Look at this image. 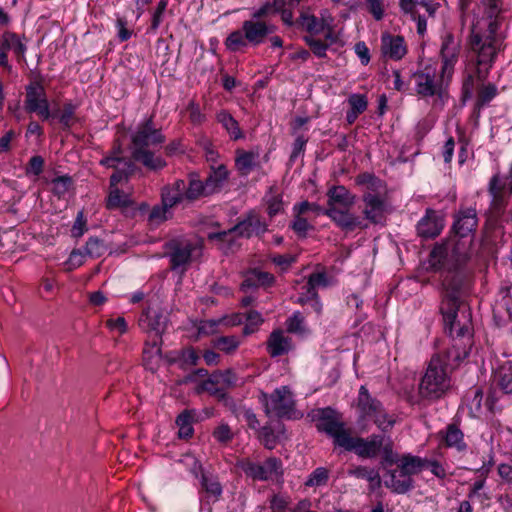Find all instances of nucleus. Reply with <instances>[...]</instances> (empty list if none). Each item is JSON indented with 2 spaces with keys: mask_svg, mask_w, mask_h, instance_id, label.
Wrapping results in <instances>:
<instances>
[{
  "mask_svg": "<svg viewBox=\"0 0 512 512\" xmlns=\"http://www.w3.org/2000/svg\"><path fill=\"white\" fill-rule=\"evenodd\" d=\"M499 0H483L472 13L464 12L463 22L471 26L470 44L476 54L478 77L483 79L503 47L504 35L500 30Z\"/></svg>",
  "mask_w": 512,
  "mask_h": 512,
  "instance_id": "nucleus-1",
  "label": "nucleus"
},
{
  "mask_svg": "<svg viewBox=\"0 0 512 512\" xmlns=\"http://www.w3.org/2000/svg\"><path fill=\"white\" fill-rule=\"evenodd\" d=\"M466 355V351H463L461 355L453 347L447 351L445 359L439 355L432 357L419 384L420 396L425 399H439L442 397L451 386L447 367L457 365Z\"/></svg>",
  "mask_w": 512,
  "mask_h": 512,
  "instance_id": "nucleus-2",
  "label": "nucleus"
},
{
  "mask_svg": "<svg viewBox=\"0 0 512 512\" xmlns=\"http://www.w3.org/2000/svg\"><path fill=\"white\" fill-rule=\"evenodd\" d=\"M440 312L451 336H465L471 330L470 309L460 300L457 288L445 287Z\"/></svg>",
  "mask_w": 512,
  "mask_h": 512,
  "instance_id": "nucleus-3",
  "label": "nucleus"
},
{
  "mask_svg": "<svg viewBox=\"0 0 512 512\" xmlns=\"http://www.w3.org/2000/svg\"><path fill=\"white\" fill-rule=\"evenodd\" d=\"M163 142L164 137L161 132L153 126L150 119L146 120L132 136L133 157L150 169H160L165 162L161 158L155 157L151 149Z\"/></svg>",
  "mask_w": 512,
  "mask_h": 512,
  "instance_id": "nucleus-4",
  "label": "nucleus"
},
{
  "mask_svg": "<svg viewBox=\"0 0 512 512\" xmlns=\"http://www.w3.org/2000/svg\"><path fill=\"white\" fill-rule=\"evenodd\" d=\"M120 153V150H116L101 160L102 165L115 169L110 179V192L107 198V207L110 209L127 207L131 204L129 194L119 190L117 184L123 179H127L128 175L133 172V164L122 159L119 156Z\"/></svg>",
  "mask_w": 512,
  "mask_h": 512,
  "instance_id": "nucleus-5",
  "label": "nucleus"
},
{
  "mask_svg": "<svg viewBox=\"0 0 512 512\" xmlns=\"http://www.w3.org/2000/svg\"><path fill=\"white\" fill-rule=\"evenodd\" d=\"M275 27L262 20L250 19L243 22L241 29L231 32L225 40L229 51L236 52L248 45L257 46L273 33Z\"/></svg>",
  "mask_w": 512,
  "mask_h": 512,
  "instance_id": "nucleus-6",
  "label": "nucleus"
},
{
  "mask_svg": "<svg viewBox=\"0 0 512 512\" xmlns=\"http://www.w3.org/2000/svg\"><path fill=\"white\" fill-rule=\"evenodd\" d=\"M415 87L419 95L430 97L437 95L441 99L446 95L450 80L434 65H425L414 74Z\"/></svg>",
  "mask_w": 512,
  "mask_h": 512,
  "instance_id": "nucleus-7",
  "label": "nucleus"
},
{
  "mask_svg": "<svg viewBox=\"0 0 512 512\" xmlns=\"http://www.w3.org/2000/svg\"><path fill=\"white\" fill-rule=\"evenodd\" d=\"M260 400L269 416L291 418L295 415L293 394L288 386L275 389L271 395L262 393Z\"/></svg>",
  "mask_w": 512,
  "mask_h": 512,
  "instance_id": "nucleus-8",
  "label": "nucleus"
},
{
  "mask_svg": "<svg viewBox=\"0 0 512 512\" xmlns=\"http://www.w3.org/2000/svg\"><path fill=\"white\" fill-rule=\"evenodd\" d=\"M358 408L363 417H373L375 424L383 432L390 430L396 423L395 416L387 414L380 402L369 395L365 386H361L359 390Z\"/></svg>",
  "mask_w": 512,
  "mask_h": 512,
  "instance_id": "nucleus-9",
  "label": "nucleus"
},
{
  "mask_svg": "<svg viewBox=\"0 0 512 512\" xmlns=\"http://www.w3.org/2000/svg\"><path fill=\"white\" fill-rule=\"evenodd\" d=\"M237 466L247 477L256 481L276 480L282 475V463L276 458H269L262 464L243 459Z\"/></svg>",
  "mask_w": 512,
  "mask_h": 512,
  "instance_id": "nucleus-10",
  "label": "nucleus"
},
{
  "mask_svg": "<svg viewBox=\"0 0 512 512\" xmlns=\"http://www.w3.org/2000/svg\"><path fill=\"white\" fill-rule=\"evenodd\" d=\"M466 259V252L464 246L459 243L449 241L443 244L436 245L430 253V265L439 269L446 264L456 266Z\"/></svg>",
  "mask_w": 512,
  "mask_h": 512,
  "instance_id": "nucleus-11",
  "label": "nucleus"
},
{
  "mask_svg": "<svg viewBox=\"0 0 512 512\" xmlns=\"http://www.w3.org/2000/svg\"><path fill=\"white\" fill-rule=\"evenodd\" d=\"M202 245L198 240L175 242L170 253V262L174 270L184 271L187 265L200 258Z\"/></svg>",
  "mask_w": 512,
  "mask_h": 512,
  "instance_id": "nucleus-12",
  "label": "nucleus"
},
{
  "mask_svg": "<svg viewBox=\"0 0 512 512\" xmlns=\"http://www.w3.org/2000/svg\"><path fill=\"white\" fill-rule=\"evenodd\" d=\"M383 442L384 437L380 435H372L364 439L353 437L350 432L341 447L347 451L355 452L359 457L374 458L380 452Z\"/></svg>",
  "mask_w": 512,
  "mask_h": 512,
  "instance_id": "nucleus-13",
  "label": "nucleus"
},
{
  "mask_svg": "<svg viewBox=\"0 0 512 512\" xmlns=\"http://www.w3.org/2000/svg\"><path fill=\"white\" fill-rule=\"evenodd\" d=\"M461 44L452 34H445L442 37L440 48L441 69L440 72L450 81L452 80L455 66L459 60Z\"/></svg>",
  "mask_w": 512,
  "mask_h": 512,
  "instance_id": "nucleus-14",
  "label": "nucleus"
},
{
  "mask_svg": "<svg viewBox=\"0 0 512 512\" xmlns=\"http://www.w3.org/2000/svg\"><path fill=\"white\" fill-rule=\"evenodd\" d=\"M25 109L28 112L36 113L43 120L51 117L46 91L40 83L33 82L27 86Z\"/></svg>",
  "mask_w": 512,
  "mask_h": 512,
  "instance_id": "nucleus-15",
  "label": "nucleus"
},
{
  "mask_svg": "<svg viewBox=\"0 0 512 512\" xmlns=\"http://www.w3.org/2000/svg\"><path fill=\"white\" fill-rule=\"evenodd\" d=\"M319 431L325 432L333 438L335 445L341 447L343 441L347 438L350 430L346 429L344 424L339 421L334 411L323 409L320 411V418L316 424Z\"/></svg>",
  "mask_w": 512,
  "mask_h": 512,
  "instance_id": "nucleus-16",
  "label": "nucleus"
},
{
  "mask_svg": "<svg viewBox=\"0 0 512 512\" xmlns=\"http://www.w3.org/2000/svg\"><path fill=\"white\" fill-rule=\"evenodd\" d=\"M329 284L330 280L325 273L317 272L311 274L305 285L307 290L306 296L300 297L299 302L309 305L316 312V314L319 315L322 311V304L317 297L316 289L319 287H327Z\"/></svg>",
  "mask_w": 512,
  "mask_h": 512,
  "instance_id": "nucleus-17",
  "label": "nucleus"
},
{
  "mask_svg": "<svg viewBox=\"0 0 512 512\" xmlns=\"http://www.w3.org/2000/svg\"><path fill=\"white\" fill-rule=\"evenodd\" d=\"M140 326L150 333L149 337H161L167 324V317L158 309L148 308L140 318Z\"/></svg>",
  "mask_w": 512,
  "mask_h": 512,
  "instance_id": "nucleus-18",
  "label": "nucleus"
},
{
  "mask_svg": "<svg viewBox=\"0 0 512 512\" xmlns=\"http://www.w3.org/2000/svg\"><path fill=\"white\" fill-rule=\"evenodd\" d=\"M381 50L384 56L393 60H400L407 53L404 38L388 33H384L381 36Z\"/></svg>",
  "mask_w": 512,
  "mask_h": 512,
  "instance_id": "nucleus-19",
  "label": "nucleus"
},
{
  "mask_svg": "<svg viewBox=\"0 0 512 512\" xmlns=\"http://www.w3.org/2000/svg\"><path fill=\"white\" fill-rule=\"evenodd\" d=\"M443 220L431 209L426 211L425 216L418 222L417 231L421 237L434 238L443 229Z\"/></svg>",
  "mask_w": 512,
  "mask_h": 512,
  "instance_id": "nucleus-20",
  "label": "nucleus"
},
{
  "mask_svg": "<svg viewBox=\"0 0 512 512\" xmlns=\"http://www.w3.org/2000/svg\"><path fill=\"white\" fill-rule=\"evenodd\" d=\"M161 337H148L143 350V360L145 366L150 370H155L162 359L161 356Z\"/></svg>",
  "mask_w": 512,
  "mask_h": 512,
  "instance_id": "nucleus-21",
  "label": "nucleus"
},
{
  "mask_svg": "<svg viewBox=\"0 0 512 512\" xmlns=\"http://www.w3.org/2000/svg\"><path fill=\"white\" fill-rule=\"evenodd\" d=\"M354 203L355 196L343 186L333 187L328 192L327 209H349Z\"/></svg>",
  "mask_w": 512,
  "mask_h": 512,
  "instance_id": "nucleus-22",
  "label": "nucleus"
},
{
  "mask_svg": "<svg viewBox=\"0 0 512 512\" xmlns=\"http://www.w3.org/2000/svg\"><path fill=\"white\" fill-rule=\"evenodd\" d=\"M229 177V171L224 164L211 165L209 176L205 180L206 194H213L224 186Z\"/></svg>",
  "mask_w": 512,
  "mask_h": 512,
  "instance_id": "nucleus-23",
  "label": "nucleus"
},
{
  "mask_svg": "<svg viewBox=\"0 0 512 512\" xmlns=\"http://www.w3.org/2000/svg\"><path fill=\"white\" fill-rule=\"evenodd\" d=\"M477 226L476 211L474 209H466L460 211L455 219L453 228L460 237H465L471 233Z\"/></svg>",
  "mask_w": 512,
  "mask_h": 512,
  "instance_id": "nucleus-24",
  "label": "nucleus"
},
{
  "mask_svg": "<svg viewBox=\"0 0 512 512\" xmlns=\"http://www.w3.org/2000/svg\"><path fill=\"white\" fill-rule=\"evenodd\" d=\"M186 190V182L184 180H176L167 185L162 190V203L166 207H173L177 203L186 199L184 191Z\"/></svg>",
  "mask_w": 512,
  "mask_h": 512,
  "instance_id": "nucleus-25",
  "label": "nucleus"
},
{
  "mask_svg": "<svg viewBox=\"0 0 512 512\" xmlns=\"http://www.w3.org/2000/svg\"><path fill=\"white\" fill-rule=\"evenodd\" d=\"M325 213L341 228L353 230L361 226L359 217L349 213V209H327Z\"/></svg>",
  "mask_w": 512,
  "mask_h": 512,
  "instance_id": "nucleus-26",
  "label": "nucleus"
},
{
  "mask_svg": "<svg viewBox=\"0 0 512 512\" xmlns=\"http://www.w3.org/2000/svg\"><path fill=\"white\" fill-rule=\"evenodd\" d=\"M439 434L446 447L456 449L458 452H463L467 449L464 435L455 425H448L447 428Z\"/></svg>",
  "mask_w": 512,
  "mask_h": 512,
  "instance_id": "nucleus-27",
  "label": "nucleus"
},
{
  "mask_svg": "<svg viewBox=\"0 0 512 512\" xmlns=\"http://www.w3.org/2000/svg\"><path fill=\"white\" fill-rule=\"evenodd\" d=\"M385 486L394 493L404 494L413 487V480L409 475L395 469L389 472V478L385 481Z\"/></svg>",
  "mask_w": 512,
  "mask_h": 512,
  "instance_id": "nucleus-28",
  "label": "nucleus"
},
{
  "mask_svg": "<svg viewBox=\"0 0 512 512\" xmlns=\"http://www.w3.org/2000/svg\"><path fill=\"white\" fill-rule=\"evenodd\" d=\"M364 215L373 223H379L384 215L385 206L384 202L374 194H366L364 196Z\"/></svg>",
  "mask_w": 512,
  "mask_h": 512,
  "instance_id": "nucleus-29",
  "label": "nucleus"
},
{
  "mask_svg": "<svg viewBox=\"0 0 512 512\" xmlns=\"http://www.w3.org/2000/svg\"><path fill=\"white\" fill-rule=\"evenodd\" d=\"M347 104L349 110L346 113V121L351 125L367 109L368 99L365 94L352 93L347 98Z\"/></svg>",
  "mask_w": 512,
  "mask_h": 512,
  "instance_id": "nucleus-30",
  "label": "nucleus"
},
{
  "mask_svg": "<svg viewBox=\"0 0 512 512\" xmlns=\"http://www.w3.org/2000/svg\"><path fill=\"white\" fill-rule=\"evenodd\" d=\"M259 154L253 151L238 149L235 157V167L241 175H248L258 164Z\"/></svg>",
  "mask_w": 512,
  "mask_h": 512,
  "instance_id": "nucleus-31",
  "label": "nucleus"
},
{
  "mask_svg": "<svg viewBox=\"0 0 512 512\" xmlns=\"http://www.w3.org/2000/svg\"><path fill=\"white\" fill-rule=\"evenodd\" d=\"M424 467H426V460L411 454L402 455L397 462V469L411 478L412 475L419 473Z\"/></svg>",
  "mask_w": 512,
  "mask_h": 512,
  "instance_id": "nucleus-32",
  "label": "nucleus"
},
{
  "mask_svg": "<svg viewBox=\"0 0 512 512\" xmlns=\"http://www.w3.org/2000/svg\"><path fill=\"white\" fill-rule=\"evenodd\" d=\"M291 349L290 339L282 331H274L268 341V351L276 357L287 353Z\"/></svg>",
  "mask_w": 512,
  "mask_h": 512,
  "instance_id": "nucleus-33",
  "label": "nucleus"
},
{
  "mask_svg": "<svg viewBox=\"0 0 512 512\" xmlns=\"http://www.w3.org/2000/svg\"><path fill=\"white\" fill-rule=\"evenodd\" d=\"M273 279L271 274L253 269L246 273L241 287L243 290H246L258 286H269L273 282Z\"/></svg>",
  "mask_w": 512,
  "mask_h": 512,
  "instance_id": "nucleus-34",
  "label": "nucleus"
},
{
  "mask_svg": "<svg viewBox=\"0 0 512 512\" xmlns=\"http://www.w3.org/2000/svg\"><path fill=\"white\" fill-rule=\"evenodd\" d=\"M489 193L492 197L491 206L492 208L500 212L503 210L506 204L504 197L503 186L500 183V179L497 175L493 176L489 183Z\"/></svg>",
  "mask_w": 512,
  "mask_h": 512,
  "instance_id": "nucleus-35",
  "label": "nucleus"
},
{
  "mask_svg": "<svg viewBox=\"0 0 512 512\" xmlns=\"http://www.w3.org/2000/svg\"><path fill=\"white\" fill-rule=\"evenodd\" d=\"M348 474L356 478L366 479L370 484V489L373 491L381 486V477L379 472L365 466H357L348 471Z\"/></svg>",
  "mask_w": 512,
  "mask_h": 512,
  "instance_id": "nucleus-36",
  "label": "nucleus"
},
{
  "mask_svg": "<svg viewBox=\"0 0 512 512\" xmlns=\"http://www.w3.org/2000/svg\"><path fill=\"white\" fill-rule=\"evenodd\" d=\"M217 120L219 123H221V125L233 140H238L243 137L238 122L228 112H219L217 114Z\"/></svg>",
  "mask_w": 512,
  "mask_h": 512,
  "instance_id": "nucleus-37",
  "label": "nucleus"
},
{
  "mask_svg": "<svg viewBox=\"0 0 512 512\" xmlns=\"http://www.w3.org/2000/svg\"><path fill=\"white\" fill-rule=\"evenodd\" d=\"M2 44L8 51H12L17 58H24L26 45L18 35L5 33L3 35Z\"/></svg>",
  "mask_w": 512,
  "mask_h": 512,
  "instance_id": "nucleus-38",
  "label": "nucleus"
},
{
  "mask_svg": "<svg viewBox=\"0 0 512 512\" xmlns=\"http://www.w3.org/2000/svg\"><path fill=\"white\" fill-rule=\"evenodd\" d=\"M185 197L188 200H195L206 194V184L203 183L196 175H191L189 184H186V190L184 191Z\"/></svg>",
  "mask_w": 512,
  "mask_h": 512,
  "instance_id": "nucleus-39",
  "label": "nucleus"
},
{
  "mask_svg": "<svg viewBox=\"0 0 512 512\" xmlns=\"http://www.w3.org/2000/svg\"><path fill=\"white\" fill-rule=\"evenodd\" d=\"M365 9L375 21H381L385 15L386 10L388 8L387 0H364Z\"/></svg>",
  "mask_w": 512,
  "mask_h": 512,
  "instance_id": "nucleus-40",
  "label": "nucleus"
},
{
  "mask_svg": "<svg viewBox=\"0 0 512 512\" xmlns=\"http://www.w3.org/2000/svg\"><path fill=\"white\" fill-rule=\"evenodd\" d=\"M264 200L267 205L269 216L273 217L283 210L282 196L274 189V187H270V190L268 194H266Z\"/></svg>",
  "mask_w": 512,
  "mask_h": 512,
  "instance_id": "nucleus-41",
  "label": "nucleus"
},
{
  "mask_svg": "<svg viewBox=\"0 0 512 512\" xmlns=\"http://www.w3.org/2000/svg\"><path fill=\"white\" fill-rule=\"evenodd\" d=\"M73 188L72 178L69 176H60L52 181V191L59 198H64L70 194Z\"/></svg>",
  "mask_w": 512,
  "mask_h": 512,
  "instance_id": "nucleus-42",
  "label": "nucleus"
},
{
  "mask_svg": "<svg viewBox=\"0 0 512 512\" xmlns=\"http://www.w3.org/2000/svg\"><path fill=\"white\" fill-rule=\"evenodd\" d=\"M201 483L207 497L211 498L213 501H217L222 494V487L218 480L212 476L202 474Z\"/></svg>",
  "mask_w": 512,
  "mask_h": 512,
  "instance_id": "nucleus-43",
  "label": "nucleus"
},
{
  "mask_svg": "<svg viewBox=\"0 0 512 512\" xmlns=\"http://www.w3.org/2000/svg\"><path fill=\"white\" fill-rule=\"evenodd\" d=\"M192 420L193 415L189 411L182 412L176 420V424L179 427V437L181 438H188L192 436L193 434V427H192Z\"/></svg>",
  "mask_w": 512,
  "mask_h": 512,
  "instance_id": "nucleus-44",
  "label": "nucleus"
},
{
  "mask_svg": "<svg viewBox=\"0 0 512 512\" xmlns=\"http://www.w3.org/2000/svg\"><path fill=\"white\" fill-rule=\"evenodd\" d=\"M223 320L219 319H211V320H203L200 321L197 325L198 336H209L217 333L221 326V322Z\"/></svg>",
  "mask_w": 512,
  "mask_h": 512,
  "instance_id": "nucleus-45",
  "label": "nucleus"
},
{
  "mask_svg": "<svg viewBox=\"0 0 512 512\" xmlns=\"http://www.w3.org/2000/svg\"><path fill=\"white\" fill-rule=\"evenodd\" d=\"M499 385L505 393H512V363L501 366L499 370Z\"/></svg>",
  "mask_w": 512,
  "mask_h": 512,
  "instance_id": "nucleus-46",
  "label": "nucleus"
},
{
  "mask_svg": "<svg viewBox=\"0 0 512 512\" xmlns=\"http://www.w3.org/2000/svg\"><path fill=\"white\" fill-rule=\"evenodd\" d=\"M293 216L294 220L291 223V228L299 237H306L308 231L312 229V225L302 214L293 213Z\"/></svg>",
  "mask_w": 512,
  "mask_h": 512,
  "instance_id": "nucleus-47",
  "label": "nucleus"
},
{
  "mask_svg": "<svg viewBox=\"0 0 512 512\" xmlns=\"http://www.w3.org/2000/svg\"><path fill=\"white\" fill-rule=\"evenodd\" d=\"M240 345V340L235 336L219 337L214 341V346L225 353L234 352Z\"/></svg>",
  "mask_w": 512,
  "mask_h": 512,
  "instance_id": "nucleus-48",
  "label": "nucleus"
},
{
  "mask_svg": "<svg viewBox=\"0 0 512 512\" xmlns=\"http://www.w3.org/2000/svg\"><path fill=\"white\" fill-rule=\"evenodd\" d=\"M300 24L311 33L325 32L320 19L308 13H303L301 15Z\"/></svg>",
  "mask_w": 512,
  "mask_h": 512,
  "instance_id": "nucleus-49",
  "label": "nucleus"
},
{
  "mask_svg": "<svg viewBox=\"0 0 512 512\" xmlns=\"http://www.w3.org/2000/svg\"><path fill=\"white\" fill-rule=\"evenodd\" d=\"M198 391H206L210 393L211 395L217 396V397H224L225 393L223 391V388L220 386L219 382L216 381V377L213 374L209 379L205 380L200 387L198 388Z\"/></svg>",
  "mask_w": 512,
  "mask_h": 512,
  "instance_id": "nucleus-50",
  "label": "nucleus"
},
{
  "mask_svg": "<svg viewBox=\"0 0 512 512\" xmlns=\"http://www.w3.org/2000/svg\"><path fill=\"white\" fill-rule=\"evenodd\" d=\"M263 318L260 313L256 311H250L246 314V324L244 327V333L249 335L253 333L260 324H262Z\"/></svg>",
  "mask_w": 512,
  "mask_h": 512,
  "instance_id": "nucleus-51",
  "label": "nucleus"
},
{
  "mask_svg": "<svg viewBox=\"0 0 512 512\" xmlns=\"http://www.w3.org/2000/svg\"><path fill=\"white\" fill-rule=\"evenodd\" d=\"M327 480L328 471L323 467H319L311 473L305 484L307 486H320L324 485Z\"/></svg>",
  "mask_w": 512,
  "mask_h": 512,
  "instance_id": "nucleus-52",
  "label": "nucleus"
},
{
  "mask_svg": "<svg viewBox=\"0 0 512 512\" xmlns=\"http://www.w3.org/2000/svg\"><path fill=\"white\" fill-rule=\"evenodd\" d=\"M85 251L90 257H100L105 252V246L99 239L90 238L86 243Z\"/></svg>",
  "mask_w": 512,
  "mask_h": 512,
  "instance_id": "nucleus-53",
  "label": "nucleus"
},
{
  "mask_svg": "<svg viewBox=\"0 0 512 512\" xmlns=\"http://www.w3.org/2000/svg\"><path fill=\"white\" fill-rule=\"evenodd\" d=\"M76 107L71 104L67 103L63 106L62 110L60 111L58 118L61 124H63L65 127H70L74 122V114H75Z\"/></svg>",
  "mask_w": 512,
  "mask_h": 512,
  "instance_id": "nucleus-54",
  "label": "nucleus"
},
{
  "mask_svg": "<svg viewBox=\"0 0 512 512\" xmlns=\"http://www.w3.org/2000/svg\"><path fill=\"white\" fill-rule=\"evenodd\" d=\"M381 449L383 453V463L386 465L395 464L397 466V462L401 456H398V454L393 451L391 441L387 440L386 443L384 441Z\"/></svg>",
  "mask_w": 512,
  "mask_h": 512,
  "instance_id": "nucleus-55",
  "label": "nucleus"
},
{
  "mask_svg": "<svg viewBox=\"0 0 512 512\" xmlns=\"http://www.w3.org/2000/svg\"><path fill=\"white\" fill-rule=\"evenodd\" d=\"M304 318L301 313L296 312L287 320V329L289 332L303 334L305 328L303 326Z\"/></svg>",
  "mask_w": 512,
  "mask_h": 512,
  "instance_id": "nucleus-56",
  "label": "nucleus"
},
{
  "mask_svg": "<svg viewBox=\"0 0 512 512\" xmlns=\"http://www.w3.org/2000/svg\"><path fill=\"white\" fill-rule=\"evenodd\" d=\"M170 208L171 207H166L163 203L162 206L154 207L149 215L150 222L158 224L165 221L170 215Z\"/></svg>",
  "mask_w": 512,
  "mask_h": 512,
  "instance_id": "nucleus-57",
  "label": "nucleus"
},
{
  "mask_svg": "<svg viewBox=\"0 0 512 512\" xmlns=\"http://www.w3.org/2000/svg\"><path fill=\"white\" fill-rule=\"evenodd\" d=\"M181 462L195 475L202 473V466L199 460L190 453L183 455Z\"/></svg>",
  "mask_w": 512,
  "mask_h": 512,
  "instance_id": "nucleus-58",
  "label": "nucleus"
},
{
  "mask_svg": "<svg viewBox=\"0 0 512 512\" xmlns=\"http://www.w3.org/2000/svg\"><path fill=\"white\" fill-rule=\"evenodd\" d=\"M85 261V254L80 250H73L68 260L65 262L67 270H74L80 267Z\"/></svg>",
  "mask_w": 512,
  "mask_h": 512,
  "instance_id": "nucleus-59",
  "label": "nucleus"
},
{
  "mask_svg": "<svg viewBox=\"0 0 512 512\" xmlns=\"http://www.w3.org/2000/svg\"><path fill=\"white\" fill-rule=\"evenodd\" d=\"M293 213H298V214H302V215H305L309 212H313V213H319L321 211V208L320 206H318L317 204L315 203H311V202H308V201H302L300 203H297L293 206Z\"/></svg>",
  "mask_w": 512,
  "mask_h": 512,
  "instance_id": "nucleus-60",
  "label": "nucleus"
},
{
  "mask_svg": "<svg viewBox=\"0 0 512 512\" xmlns=\"http://www.w3.org/2000/svg\"><path fill=\"white\" fill-rule=\"evenodd\" d=\"M86 231V220L82 211L78 212L71 234L75 238L81 237Z\"/></svg>",
  "mask_w": 512,
  "mask_h": 512,
  "instance_id": "nucleus-61",
  "label": "nucleus"
},
{
  "mask_svg": "<svg viewBox=\"0 0 512 512\" xmlns=\"http://www.w3.org/2000/svg\"><path fill=\"white\" fill-rule=\"evenodd\" d=\"M214 438L221 443H226L232 439V432L228 425L221 424L213 432Z\"/></svg>",
  "mask_w": 512,
  "mask_h": 512,
  "instance_id": "nucleus-62",
  "label": "nucleus"
},
{
  "mask_svg": "<svg viewBox=\"0 0 512 512\" xmlns=\"http://www.w3.org/2000/svg\"><path fill=\"white\" fill-rule=\"evenodd\" d=\"M289 499L285 496L275 495L270 501V508L272 512H284L288 505Z\"/></svg>",
  "mask_w": 512,
  "mask_h": 512,
  "instance_id": "nucleus-63",
  "label": "nucleus"
},
{
  "mask_svg": "<svg viewBox=\"0 0 512 512\" xmlns=\"http://www.w3.org/2000/svg\"><path fill=\"white\" fill-rule=\"evenodd\" d=\"M307 43L318 57L325 56L327 45L323 43L321 40L316 39L314 36L307 37Z\"/></svg>",
  "mask_w": 512,
  "mask_h": 512,
  "instance_id": "nucleus-64",
  "label": "nucleus"
}]
</instances>
